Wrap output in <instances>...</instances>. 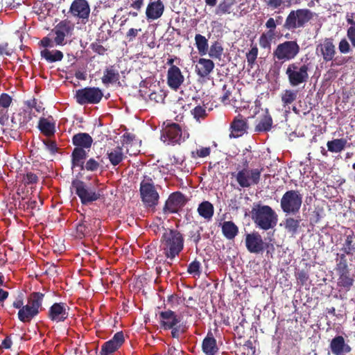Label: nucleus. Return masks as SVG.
I'll return each mask as SVG.
<instances>
[{
  "instance_id": "26",
  "label": "nucleus",
  "mask_w": 355,
  "mask_h": 355,
  "mask_svg": "<svg viewBox=\"0 0 355 355\" xmlns=\"http://www.w3.org/2000/svg\"><path fill=\"white\" fill-rule=\"evenodd\" d=\"M164 11V5L162 0L150 1L146 9L148 20H155L162 17Z\"/></svg>"
},
{
  "instance_id": "25",
  "label": "nucleus",
  "mask_w": 355,
  "mask_h": 355,
  "mask_svg": "<svg viewBox=\"0 0 355 355\" xmlns=\"http://www.w3.org/2000/svg\"><path fill=\"white\" fill-rule=\"evenodd\" d=\"M248 123L241 114L235 116L230 124V138H238L243 135L248 129Z\"/></svg>"
},
{
  "instance_id": "45",
  "label": "nucleus",
  "mask_w": 355,
  "mask_h": 355,
  "mask_svg": "<svg viewBox=\"0 0 355 355\" xmlns=\"http://www.w3.org/2000/svg\"><path fill=\"white\" fill-rule=\"evenodd\" d=\"M300 220H297L293 218L289 217L285 218V220H284L283 225L288 232L293 235L297 232L300 226Z\"/></svg>"
},
{
  "instance_id": "43",
  "label": "nucleus",
  "mask_w": 355,
  "mask_h": 355,
  "mask_svg": "<svg viewBox=\"0 0 355 355\" xmlns=\"http://www.w3.org/2000/svg\"><path fill=\"white\" fill-rule=\"evenodd\" d=\"M195 44L200 55H205L207 53L209 49L208 40L200 34L195 35Z\"/></svg>"
},
{
  "instance_id": "19",
  "label": "nucleus",
  "mask_w": 355,
  "mask_h": 355,
  "mask_svg": "<svg viewBox=\"0 0 355 355\" xmlns=\"http://www.w3.org/2000/svg\"><path fill=\"white\" fill-rule=\"evenodd\" d=\"M73 30V24L68 19L60 21L52 30L55 33V37L54 41L56 44H63L64 38L68 35L71 34Z\"/></svg>"
},
{
  "instance_id": "13",
  "label": "nucleus",
  "mask_w": 355,
  "mask_h": 355,
  "mask_svg": "<svg viewBox=\"0 0 355 355\" xmlns=\"http://www.w3.org/2000/svg\"><path fill=\"white\" fill-rule=\"evenodd\" d=\"M302 203V196L298 191H287L282 196L280 206L286 214H295L299 212Z\"/></svg>"
},
{
  "instance_id": "8",
  "label": "nucleus",
  "mask_w": 355,
  "mask_h": 355,
  "mask_svg": "<svg viewBox=\"0 0 355 355\" xmlns=\"http://www.w3.org/2000/svg\"><path fill=\"white\" fill-rule=\"evenodd\" d=\"M140 197L146 207H155L157 205L159 195L154 185L153 179L148 175H144L139 187Z\"/></svg>"
},
{
  "instance_id": "36",
  "label": "nucleus",
  "mask_w": 355,
  "mask_h": 355,
  "mask_svg": "<svg viewBox=\"0 0 355 355\" xmlns=\"http://www.w3.org/2000/svg\"><path fill=\"white\" fill-rule=\"evenodd\" d=\"M223 236L228 240H233L239 234V227L232 220L224 221L221 224Z\"/></svg>"
},
{
  "instance_id": "58",
  "label": "nucleus",
  "mask_w": 355,
  "mask_h": 355,
  "mask_svg": "<svg viewBox=\"0 0 355 355\" xmlns=\"http://www.w3.org/2000/svg\"><path fill=\"white\" fill-rule=\"evenodd\" d=\"M100 166L99 163L96 161L94 158L88 159L84 165V169L88 171H95Z\"/></svg>"
},
{
  "instance_id": "18",
  "label": "nucleus",
  "mask_w": 355,
  "mask_h": 355,
  "mask_svg": "<svg viewBox=\"0 0 355 355\" xmlns=\"http://www.w3.org/2000/svg\"><path fill=\"white\" fill-rule=\"evenodd\" d=\"M125 342L123 331L116 333L112 339L104 343L100 351V355H112Z\"/></svg>"
},
{
  "instance_id": "53",
  "label": "nucleus",
  "mask_w": 355,
  "mask_h": 355,
  "mask_svg": "<svg viewBox=\"0 0 355 355\" xmlns=\"http://www.w3.org/2000/svg\"><path fill=\"white\" fill-rule=\"evenodd\" d=\"M211 149L209 147H202L196 151L191 152V157L196 159L197 157H206L210 155Z\"/></svg>"
},
{
  "instance_id": "17",
  "label": "nucleus",
  "mask_w": 355,
  "mask_h": 355,
  "mask_svg": "<svg viewBox=\"0 0 355 355\" xmlns=\"http://www.w3.org/2000/svg\"><path fill=\"white\" fill-rule=\"evenodd\" d=\"M69 306L64 302H55L48 311V318L55 322H64L69 317Z\"/></svg>"
},
{
  "instance_id": "51",
  "label": "nucleus",
  "mask_w": 355,
  "mask_h": 355,
  "mask_svg": "<svg viewBox=\"0 0 355 355\" xmlns=\"http://www.w3.org/2000/svg\"><path fill=\"white\" fill-rule=\"evenodd\" d=\"M166 97V94L162 89L153 91L148 95L149 100L155 103H162Z\"/></svg>"
},
{
  "instance_id": "39",
  "label": "nucleus",
  "mask_w": 355,
  "mask_h": 355,
  "mask_svg": "<svg viewBox=\"0 0 355 355\" xmlns=\"http://www.w3.org/2000/svg\"><path fill=\"white\" fill-rule=\"evenodd\" d=\"M38 128L40 132L47 137L52 136L55 132V124L49 119L40 118L38 122Z\"/></svg>"
},
{
  "instance_id": "10",
  "label": "nucleus",
  "mask_w": 355,
  "mask_h": 355,
  "mask_svg": "<svg viewBox=\"0 0 355 355\" xmlns=\"http://www.w3.org/2000/svg\"><path fill=\"white\" fill-rule=\"evenodd\" d=\"M261 170L259 168L248 169V161L245 159L243 168L239 171L237 173H233L232 175L235 176L241 187L248 188L252 185H257L259 183Z\"/></svg>"
},
{
  "instance_id": "30",
  "label": "nucleus",
  "mask_w": 355,
  "mask_h": 355,
  "mask_svg": "<svg viewBox=\"0 0 355 355\" xmlns=\"http://www.w3.org/2000/svg\"><path fill=\"white\" fill-rule=\"evenodd\" d=\"M106 156L112 166L119 165L126 158L122 146H119L107 150Z\"/></svg>"
},
{
  "instance_id": "24",
  "label": "nucleus",
  "mask_w": 355,
  "mask_h": 355,
  "mask_svg": "<svg viewBox=\"0 0 355 355\" xmlns=\"http://www.w3.org/2000/svg\"><path fill=\"white\" fill-rule=\"evenodd\" d=\"M184 81V77L178 66L169 67L167 71V84L174 90H178Z\"/></svg>"
},
{
  "instance_id": "57",
  "label": "nucleus",
  "mask_w": 355,
  "mask_h": 355,
  "mask_svg": "<svg viewBox=\"0 0 355 355\" xmlns=\"http://www.w3.org/2000/svg\"><path fill=\"white\" fill-rule=\"evenodd\" d=\"M338 50L340 53L347 54L351 51V46L345 38H343L338 44Z\"/></svg>"
},
{
  "instance_id": "59",
  "label": "nucleus",
  "mask_w": 355,
  "mask_h": 355,
  "mask_svg": "<svg viewBox=\"0 0 355 355\" xmlns=\"http://www.w3.org/2000/svg\"><path fill=\"white\" fill-rule=\"evenodd\" d=\"M90 46H91L92 50L94 53H96L98 55H104L107 51V49L102 44H101L100 42L92 43Z\"/></svg>"
},
{
  "instance_id": "64",
  "label": "nucleus",
  "mask_w": 355,
  "mask_h": 355,
  "mask_svg": "<svg viewBox=\"0 0 355 355\" xmlns=\"http://www.w3.org/2000/svg\"><path fill=\"white\" fill-rule=\"evenodd\" d=\"M45 146H46L47 149L51 153H55L58 151V147L57 144L53 141H44Z\"/></svg>"
},
{
  "instance_id": "32",
  "label": "nucleus",
  "mask_w": 355,
  "mask_h": 355,
  "mask_svg": "<svg viewBox=\"0 0 355 355\" xmlns=\"http://www.w3.org/2000/svg\"><path fill=\"white\" fill-rule=\"evenodd\" d=\"M120 75L114 65H111L105 68L101 81L105 85L116 83L119 80Z\"/></svg>"
},
{
  "instance_id": "2",
  "label": "nucleus",
  "mask_w": 355,
  "mask_h": 355,
  "mask_svg": "<svg viewBox=\"0 0 355 355\" xmlns=\"http://www.w3.org/2000/svg\"><path fill=\"white\" fill-rule=\"evenodd\" d=\"M251 218L256 227L267 231L277 224L278 215L269 205L254 204L250 211Z\"/></svg>"
},
{
  "instance_id": "29",
  "label": "nucleus",
  "mask_w": 355,
  "mask_h": 355,
  "mask_svg": "<svg viewBox=\"0 0 355 355\" xmlns=\"http://www.w3.org/2000/svg\"><path fill=\"white\" fill-rule=\"evenodd\" d=\"M72 144L75 146V148H83L84 150H89L92 143L93 139L87 132H79L75 134L72 137Z\"/></svg>"
},
{
  "instance_id": "62",
  "label": "nucleus",
  "mask_w": 355,
  "mask_h": 355,
  "mask_svg": "<svg viewBox=\"0 0 355 355\" xmlns=\"http://www.w3.org/2000/svg\"><path fill=\"white\" fill-rule=\"evenodd\" d=\"M141 31V28L136 29V28H130L128 31L126 33V38L128 40L129 42L133 41L135 37L137 36L138 33Z\"/></svg>"
},
{
  "instance_id": "38",
  "label": "nucleus",
  "mask_w": 355,
  "mask_h": 355,
  "mask_svg": "<svg viewBox=\"0 0 355 355\" xmlns=\"http://www.w3.org/2000/svg\"><path fill=\"white\" fill-rule=\"evenodd\" d=\"M39 313L33 309L29 305L26 304L22 309H19L17 313L18 319L24 323H29L36 317Z\"/></svg>"
},
{
  "instance_id": "11",
  "label": "nucleus",
  "mask_w": 355,
  "mask_h": 355,
  "mask_svg": "<svg viewBox=\"0 0 355 355\" xmlns=\"http://www.w3.org/2000/svg\"><path fill=\"white\" fill-rule=\"evenodd\" d=\"M245 245L250 253L256 254L266 250V254L268 255L270 249L272 251L275 250L273 244L264 242L261 235L256 231L245 234Z\"/></svg>"
},
{
  "instance_id": "20",
  "label": "nucleus",
  "mask_w": 355,
  "mask_h": 355,
  "mask_svg": "<svg viewBox=\"0 0 355 355\" xmlns=\"http://www.w3.org/2000/svg\"><path fill=\"white\" fill-rule=\"evenodd\" d=\"M265 26L268 31L261 35L259 42L261 48L269 49L270 48L272 41L277 37L275 31L277 26L274 21V18H268L265 24Z\"/></svg>"
},
{
  "instance_id": "54",
  "label": "nucleus",
  "mask_w": 355,
  "mask_h": 355,
  "mask_svg": "<svg viewBox=\"0 0 355 355\" xmlns=\"http://www.w3.org/2000/svg\"><path fill=\"white\" fill-rule=\"evenodd\" d=\"M191 114L196 119L200 120V119H204L206 116V109L202 106L198 105L192 110Z\"/></svg>"
},
{
  "instance_id": "44",
  "label": "nucleus",
  "mask_w": 355,
  "mask_h": 355,
  "mask_svg": "<svg viewBox=\"0 0 355 355\" xmlns=\"http://www.w3.org/2000/svg\"><path fill=\"white\" fill-rule=\"evenodd\" d=\"M233 5V0H223L216 7L215 14L218 16L230 14L232 12Z\"/></svg>"
},
{
  "instance_id": "33",
  "label": "nucleus",
  "mask_w": 355,
  "mask_h": 355,
  "mask_svg": "<svg viewBox=\"0 0 355 355\" xmlns=\"http://www.w3.org/2000/svg\"><path fill=\"white\" fill-rule=\"evenodd\" d=\"M87 157L86 150L83 148H74L71 153L72 168L80 167L81 170L84 169L85 160Z\"/></svg>"
},
{
  "instance_id": "41",
  "label": "nucleus",
  "mask_w": 355,
  "mask_h": 355,
  "mask_svg": "<svg viewBox=\"0 0 355 355\" xmlns=\"http://www.w3.org/2000/svg\"><path fill=\"white\" fill-rule=\"evenodd\" d=\"M40 55L42 58L49 63L61 61L64 56L61 51L56 49L49 50L47 49L41 51Z\"/></svg>"
},
{
  "instance_id": "60",
  "label": "nucleus",
  "mask_w": 355,
  "mask_h": 355,
  "mask_svg": "<svg viewBox=\"0 0 355 355\" xmlns=\"http://www.w3.org/2000/svg\"><path fill=\"white\" fill-rule=\"evenodd\" d=\"M9 119L8 108L0 107V124L5 125L8 123Z\"/></svg>"
},
{
  "instance_id": "14",
  "label": "nucleus",
  "mask_w": 355,
  "mask_h": 355,
  "mask_svg": "<svg viewBox=\"0 0 355 355\" xmlns=\"http://www.w3.org/2000/svg\"><path fill=\"white\" fill-rule=\"evenodd\" d=\"M161 140L168 145L180 144L184 141L181 126L176 123H164L161 131Z\"/></svg>"
},
{
  "instance_id": "5",
  "label": "nucleus",
  "mask_w": 355,
  "mask_h": 355,
  "mask_svg": "<svg viewBox=\"0 0 355 355\" xmlns=\"http://www.w3.org/2000/svg\"><path fill=\"white\" fill-rule=\"evenodd\" d=\"M71 186L83 205H90L103 196L102 189L92 187L90 184L78 179L72 181Z\"/></svg>"
},
{
  "instance_id": "52",
  "label": "nucleus",
  "mask_w": 355,
  "mask_h": 355,
  "mask_svg": "<svg viewBox=\"0 0 355 355\" xmlns=\"http://www.w3.org/2000/svg\"><path fill=\"white\" fill-rule=\"evenodd\" d=\"M258 55V48L256 45L252 46L251 49L246 53V59L248 65L252 67L254 64Z\"/></svg>"
},
{
  "instance_id": "35",
  "label": "nucleus",
  "mask_w": 355,
  "mask_h": 355,
  "mask_svg": "<svg viewBox=\"0 0 355 355\" xmlns=\"http://www.w3.org/2000/svg\"><path fill=\"white\" fill-rule=\"evenodd\" d=\"M197 211L202 218L209 222L214 216V207L210 202L205 200L199 204Z\"/></svg>"
},
{
  "instance_id": "7",
  "label": "nucleus",
  "mask_w": 355,
  "mask_h": 355,
  "mask_svg": "<svg viewBox=\"0 0 355 355\" xmlns=\"http://www.w3.org/2000/svg\"><path fill=\"white\" fill-rule=\"evenodd\" d=\"M313 17V12L307 8L291 10L286 18L283 28L288 31L303 28Z\"/></svg>"
},
{
  "instance_id": "34",
  "label": "nucleus",
  "mask_w": 355,
  "mask_h": 355,
  "mask_svg": "<svg viewBox=\"0 0 355 355\" xmlns=\"http://www.w3.org/2000/svg\"><path fill=\"white\" fill-rule=\"evenodd\" d=\"M32 119L31 112L22 110L19 113L13 114L11 117L12 126L15 128L25 125Z\"/></svg>"
},
{
  "instance_id": "23",
  "label": "nucleus",
  "mask_w": 355,
  "mask_h": 355,
  "mask_svg": "<svg viewBox=\"0 0 355 355\" xmlns=\"http://www.w3.org/2000/svg\"><path fill=\"white\" fill-rule=\"evenodd\" d=\"M69 12L74 17L83 20H87L89 17L90 7L86 0H73L71 4Z\"/></svg>"
},
{
  "instance_id": "22",
  "label": "nucleus",
  "mask_w": 355,
  "mask_h": 355,
  "mask_svg": "<svg viewBox=\"0 0 355 355\" xmlns=\"http://www.w3.org/2000/svg\"><path fill=\"white\" fill-rule=\"evenodd\" d=\"M330 352L333 355H345L352 351V347L345 342V338L342 336H336L331 339L329 343Z\"/></svg>"
},
{
  "instance_id": "16",
  "label": "nucleus",
  "mask_w": 355,
  "mask_h": 355,
  "mask_svg": "<svg viewBox=\"0 0 355 355\" xmlns=\"http://www.w3.org/2000/svg\"><path fill=\"white\" fill-rule=\"evenodd\" d=\"M316 52L322 56L324 62L333 61L336 54L334 39L332 37L324 38L322 42L317 45Z\"/></svg>"
},
{
  "instance_id": "48",
  "label": "nucleus",
  "mask_w": 355,
  "mask_h": 355,
  "mask_svg": "<svg viewBox=\"0 0 355 355\" xmlns=\"http://www.w3.org/2000/svg\"><path fill=\"white\" fill-rule=\"evenodd\" d=\"M265 3L268 8L272 10L284 8L291 4L290 1L287 0H265Z\"/></svg>"
},
{
  "instance_id": "61",
  "label": "nucleus",
  "mask_w": 355,
  "mask_h": 355,
  "mask_svg": "<svg viewBox=\"0 0 355 355\" xmlns=\"http://www.w3.org/2000/svg\"><path fill=\"white\" fill-rule=\"evenodd\" d=\"M347 36L352 46L355 47V26H349L347 28Z\"/></svg>"
},
{
  "instance_id": "55",
  "label": "nucleus",
  "mask_w": 355,
  "mask_h": 355,
  "mask_svg": "<svg viewBox=\"0 0 355 355\" xmlns=\"http://www.w3.org/2000/svg\"><path fill=\"white\" fill-rule=\"evenodd\" d=\"M200 263L197 261L194 260L192 262H191L187 268V272L191 275H200Z\"/></svg>"
},
{
  "instance_id": "47",
  "label": "nucleus",
  "mask_w": 355,
  "mask_h": 355,
  "mask_svg": "<svg viewBox=\"0 0 355 355\" xmlns=\"http://www.w3.org/2000/svg\"><path fill=\"white\" fill-rule=\"evenodd\" d=\"M298 91L293 89H286L282 94L281 99L284 105H288L293 103L297 96Z\"/></svg>"
},
{
  "instance_id": "28",
  "label": "nucleus",
  "mask_w": 355,
  "mask_h": 355,
  "mask_svg": "<svg viewBox=\"0 0 355 355\" xmlns=\"http://www.w3.org/2000/svg\"><path fill=\"white\" fill-rule=\"evenodd\" d=\"M214 66L211 60L200 58L195 70L200 78L209 79V76L213 71Z\"/></svg>"
},
{
  "instance_id": "31",
  "label": "nucleus",
  "mask_w": 355,
  "mask_h": 355,
  "mask_svg": "<svg viewBox=\"0 0 355 355\" xmlns=\"http://www.w3.org/2000/svg\"><path fill=\"white\" fill-rule=\"evenodd\" d=\"M202 349L206 355H216L218 352L216 340L214 338L211 331H209L203 339Z\"/></svg>"
},
{
  "instance_id": "9",
  "label": "nucleus",
  "mask_w": 355,
  "mask_h": 355,
  "mask_svg": "<svg viewBox=\"0 0 355 355\" xmlns=\"http://www.w3.org/2000/svg\"><path fill=\"white\" fill-rule=\"evenodd\" d=\"M309 67V64L299 62L290 63L285 71L288 83L292 87H297L308 81Z\"/></svg>"
},
{
  "instance_id": "21",
  "label": "nucleus",
  "mask_w": 355,
  "mask_h": 355,
  "mask_svg": "<svg viewBox=\"0 0 355 355\" xmlns=\"http://www.w3.org/2000/svg\"><path fill=\"white\" fill-rule=\"evenodd\" d=\"M100 224V220L97 218H89L86 220L85 216L83 217L76 225V236L78 239H83L90 234L94 231V228Z\"/></svg>"
},
{
  "instance_id": "6",
  "label": "nucleus",
  "mask_w": 355,
  "mask_h": 355,
  "mask_svg": "<svg viewBox=\"0 0 355 355\" xmlns=\"http://www.w3.org/2000/svg\"><path fill=\"white\" fill-rule=\"evenodd\" d=\"M300 52V46L296 40H286L279 43L273 50L275 63L283 64L294 60Z\"/></svg>"
},
{
  "instance_id": "27",
  "label": "nucleus",
  "mask_w": 355,
  "mask_h": 355,
  "mask_svg": "<svg viewBox=\"0 0 355 355\" xmlns=\"http://www.w3.org/2000/svg\"><path fill=\"white\" fill-rule=\"evenodd\" d=\"M344 242L342 244L340 250L343 253H337L336 254H344L345 258L347 255L353 256L355 253V234L352 230L345 232L344 234Z\"/></svg>"
},
{
  "instance_id": "50",
  "label": "nucleus",
  "mask_w": 355,
  "mask_h": 355,
  "mask_svg": "<svg viewBox=\"0 0 355 355\" xmlns=\"http://www.w3.org/2000/svg\"><path fill=\"white\" fill-rule=\"evenodd\" d=\"M233 88L227 84H224L222 87V95L219 99L224 105H228L230 103V97L232 96Z\"/></svg>"
},
{
  "instance_id": "56",
  "label": "nucleus",
  "mask_w": 355,
  "mask_h": 355,
  "mask_svg": "<svg viewBox=\"0 0 355 355\" xmlns=\"http://www.w3.org/2000/svg\"><path fill=\"white\" fill-rule=\"evenodd\" d=\"M12 101V97L6 94L3 93L0 96V107L9 108Z\"/></svg>"
},
{
  "instance_id": "40",
  "label": "nucleus",
  "mask_w": 355,
  "mask_h": 355,
  "mask_svg": "<svg viewBox=\"0 0 355 355\" xmlns=\"http://www.w3.org/2000/svg\"><path fill=\"white\" fill-rule=\"evenodd\" d=\"M264 112V114L255 127L256 131L268 132L271 130L272 125V116L268 112V109L266 108Z\"/></svg>"
},
{
  "instance_id": "1",
  "label": "nucleus",
  "mask_w": 355,
  "mask_h": 355,
  "mask_svg": "<svg viewBox=\"0 0 355 355\" xmlns=\"http://www.w3.org/2000/svg\"><path fill=\"white\" fill-rule=\"evenodd\" d=\"M182 234L175 229H165L160 239V248L165 257L173 259L184 248Z\"/></svg>"
},
{
  "instance_id": "63",
  "label": "nucleus",
  "mask_w": 355,
  "mask_h": 355,
  "mask_svg": "<svg viewBox=\"0 0 355 355\" xmlns=\"http://www.w3.org/2000/svg\"><path fill=\"white\" fill-rule=\"evenodd\" d=\"M309 276L306 272L304 270H301L297 273V279L301 283L302 285H304L308 281Z\"/></svg>"
},
{
  "instance_id": "42",
  "label": "nucleus",
  "mask_w": 355,
  "mask_h": 355,
  "mask_svg": "<svg viewBox=\"0 0 355 355\" xmlns=\"http://www.w3.org/2000/svg\"><path fill=\"white\" fill-rule=\"evenodd\" d=\"M347 144V140L345 138L334 139L327 141V146L329 151L338 153L342 152L345 148Z\"/></svg>"
},
{
  "instance_id": "37",
  "label": "nucleus",
  "mask_w": 355,
  "mask_h": 355,
  "mask_svg": "<svg viewBox=\"0 0 355 355\" xmlns=\"http://www.w3.org/2000/svg\"><path fill=\"white\" fill-rule=\"evenodd\" d=\"M44 297V294L40 292L31 293L28 297L26 304L29 305V306L40 313V311L42 309V306Z\"/></svg>"
},
{
  "instance_id": "12",
  "label": "nucleus",
  "mask_w": 355,
  "mask_h": 355,
  "mask_svg": "<svg viewBox=\"0 0 355 355\" xmlns=\"http://www.w3.org/2000/svg\"><path fill=\"white\" fill-rule=\"evenodd\" d=\"M103 97V91L96 87H86L76 90L75 98L76 102L81 105H95L101 102Z\"/></svg>"
},
{
  "instance_id": "4",
  "label": "nucleus",
  "mask_w": 355,
  "mask_h": 355,
  "mask_svg": "<svg viewBox=\"0 0 355 355\" xmlns=\"http://www.w3.org/2000/svg\"><path fill=\"white\" fill-rule=\"evenodd\" d=\"M335 270L338 275L337 286L349 291L355 282V275L350 272L347 259L344 254H336Z\"/></svg>"
},
{
  "instance_id": "15",
  "label": "nucleus",
  "mask_w": 355,
  "mask_h": 355,
  "mask_svg": "<svg viewBox=\"0 0 355 355\" xmlns=\"http://www.w3.org/2000/svg\"><path fill=\"white\" fill-rule=\"evenodd\" d=\"M187 198L180 191L172 193L166 200L163 211L164 214L177 213L187 202Z\"/></svg>"
},
{
  "instance_id": "3",
  "label": "nucleus",
  "mask_w": 355,
  "mask_h": 355,
  "mask_svg": "<svg viewBox=\"0 0 355 355\" xmlns=\"http://www.w3.org/2000/svg\"><path fill=\"white\" fill-rule=\"evenodd\" d=\"M160 327L164 330H171V336L179 339L187 331V327L182 322V317L170 309L159 312Z\"/></svg>"
},
{
  "instance_id": "46",
  "label": "nucleus",
  "mask_w": 355,
  "mask_h": 355,
  "mask_svg": "<svg viewBox=\"0 0 355 355\" xmlns=\"http://www.w3.org/2000/svg\"><path fill=\"white\" fill-rule=\"evenodd\" d=\"M208 50L209 56L214 59L220 60L223 53V47L221 42L218 41H215L212 43Z\"/></svg>"
},
{
  "instance_id": "49",
  "label": "nucleus",
  "mask_w": 355,
  "mask_h": 355,
  "mask_svg": "<svg viewBox=\"0 0 355 355\" xmlns=\"http://www.w3.org/2000/svg\"><path fill=\"white\" fill-rule=\"evenodd\" d=\"M21 175V182L25 186L36 184L39 181V177L37 174L31 171H27L26 173H24Z\"/></svg>"
}]
</instances>
